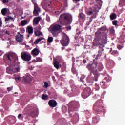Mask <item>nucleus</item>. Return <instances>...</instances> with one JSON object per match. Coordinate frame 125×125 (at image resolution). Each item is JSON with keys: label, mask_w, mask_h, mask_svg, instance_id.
<instances>
[{"label": "nucleus", "mask_w": 125, "mask_h": 125, "mask_svg": "<svg viewBox=\"0 0 125 125\" xmlns=\"http://www.w3.org/2000/svg\"><path fill=\"white\" fill-rule=\"evenodd\" d=\"M41 21V17H37L36 18H34L33 19V24L35 25H38L39 23H40V21Z\"/></svg>", "instance_id": "nucleus-17"}, {"label": "nucleus", "mask_w": 125, "mask_h": 125, "mask_svg": "<svg viewBox=\"0 0 125 125\" xmlns=\"http://www.w3.org/2000/svg\"><path fill=\"white\" fill-rule=\"evenodd\" d=\"M96 0V3H97L98 4H99V5L100 6H102L103 2L101 0Z\"/></svg>", "instance_id": "nucleus-35"}, {"label": "nucleus", "mask_w": 125, "mask_h": 125, "mask_svg": "<svg viewBox=\"0 0 125 125\" xmlns=\"http://www.w3.org/2000/svg\"><path fill=\"white\" fill-rule=\"evenodd\" d=\"M117 47L119 50H121L123 48V46L121 45H117Z\"/></svg>", "instance_id": "nucleus-46"}, {"label": "nucleus", "mask_w": 125, "mask_h": 125, "mask_svg": "<svg viewBox=\"0 0 125 125\" xmlns=\"http://www.w3.org/2000/svg\"><path fill=\"white\" fill-rule=\"evenodd\" d=\"M73 1L74 2H75V1H76V2H79V1H80V0H73Z\"/></svg>", "instance_id": "nucleus-57"}, {"label": "nucleus", "mask_w": 125, "mask_h": 125, "mask_svg": "<svg viewBox=\"0 0 125 125\" xmlns=\"http://www.w3.org/2000/svg\"><path fill=\"white\" fill-rule=\"evenodd\" d=\"M5 34H6V35H9V31H7V30L6 31Z\"/></svg>", "instance_id": "nucleus-59"}, {"label": "nucleus", "mask_w": 125, "mask_h": 125, "mask_svg": "<svg viewBox=\"0 0 125 125\" xmlns=\"http://www.w3.org/2000/svg\"><path fill=\"white\" fill-rule=\"evenodd\" d=\"M119 54V52L118 51V50H113L112 52V54H113V55H115V54Z\"/></svg>", "instance_id": "nucleus-43"}, {"label": "nucleus", "mask_w": 125, "mask_h": 125, "mask_svg": "<svg viewBox=\"0 0 125 125\" xmlns=\"http://www.w3.org/2000/svg\"><path fill=\"white\" fill-rule=\"evenodd\" d=\"M37 62H42V59L40 57H37L36 58Z\"/></svg>", "instance_id": "nucleus-39"}, {"label": "nucleus", "mask_w": 125, "mask_h": 125, "mask_svg": "<svg viewBox=\"0 0 125 125\" xmlns=\"http://www.w3.org/2000/svg\"><path fill=\"white\" fill-rule=\"evenodd\" d=\"M53 42V37H49L47 39V42L48 43H51Z\"/></svg>", "instance_id": "nucleus-31"}, {"label": "nucleus", "mask_w": 125, "mask_h": 125, "mask_svg": "<svg viewBox=\"0 0 125 125\" xmlns=\"http://www.w3.org/2000/svg\"><path fill=\"white\" fill-rule=\"evenodd\" d=\"M47 98V96H46L44 94L42 95V99H43L44 100H45Z\"/></svg>", "instance_id": "nucleus-45"}, {"label": "nucleus", "mask_w": 125, "mask_h": 125, "mask_svg": "<svg viewBox=\"0 0 125 125\" xmlns=\"http://www.w3.org/2000/svg\"><path fill=\"white\" fill-rule=\"evenodd\" d=\"M93 8H94L93 11H94V12H95V11H96L97 10V8H98V5H97V4L95 5Z\"/></svg>", "instance_id": "nucleus-40"}, {"label": "nucleus", "mask_w": 125, "mask_h": 125, "mask_svg": "<svg viewBox=\"0 0 125 125\" xmlns=\"http://www.w3.org/2000/svg\"><path fill=\"white\" fill-rule=\"evenodd\" d=\"M21 78L20 77H15V79L17 82V81H19L20 80Z\"/></svg>", "instance_id": "nucleus-51"}, {"label": "nucleus", "mask_w": 125, "mask_h": 125, "mask_svg": "<svg viewBox=\"0 0 125 125\" xmlns=\"http://www.w3.org/2000/svg\"><path fill=\"white\" fill-rule=\"evenodd\" d=\"M79 16L81 19H83L84 18V14L83 13H80Z\"/></svg>", "instance_id": "nucleus-37"}, {"label": "nucleus", "mask_w": 125, "mask_h": 125, "mask_svg": "<svg viewBox=\"0 0 125 125\" xmlns=\"http://www.w3.org/2000/svg\"><path fill=\"white\" fill-rule=\"evenodd\" d=\"M109 31L111 36H115V35H116V31H115V28H114V27L111 26L109 27Z\"/></svg>", "instance_id": "nucleus-18"}, {"label": "nucleus", "mask_w": 125, "mask_h": 125, "mask_svg": "<svg viewBox=\"0 0 125 125\" xmlns=\"http://www.w3.org/2000/svg\"><path fill=\"white\" fill-rule=\"evenodd\" d=\"M113 25L114 26H118V21L115 20L112 22Z\"/></svg>", "instance_id": "nucleus-42"}, {"label": "nucleus", "mask_w": 125, "mask_h": 125, "mask_svg": "<svg viewBox=\"0 0 125 125\" xmlns=\"http://www.w3.org/2000/svg\"><path fill=\"white\" fill-rule=\"evenodd\" d=\"M6 60L5 61L6 66H9L6 68V72L8 74H12L13 72V68L11 67L12 65V61L11 60V58H10V56L8 54L6 56Z\"/></svg>", "instance_id": "nucleus-5"}, {"label": "nucleus", "mask_w": 125, "mask_h": 125, "mask_svg": "<svg viewBox=\"0 0 125 125\" xmlns=\"http://www.w3.org/2000/svg\"><path fill=\"white\" fill-rule=\"evenodd\" d=\"M54 67L56 69H59V62L58 61H55L54 63Z\"/></svg>", "instance_id": "nucleus-28"}, {"label": "nucleus", "mask_w": 125, "mask_h": 125, "mask_svg": "<svg viewBox=\"0 0 125 125\" xmlns=\"http://www.w3.org/2000/svg\"><path fill=\"white\" fill-rule=\"evenodd\" d=\"M76 32H77L76 35H77V36H79V35L81 34V32H80V31H79V29H76Z\"/></svg>", "instance_id": "nucleus-48"}, {"label": "nucleus", "mask_w": 125, "mask_h": 125, "mask_svg": "<svg viewBox=\"0 0 125 125\" xmlns=\"http://www.w3.org/2000/svg\"><path fill=\"white\" fill-rule=\"evenodd\" d=\"M3 54V52H2L1 50H0V56H1Z\"/></svg>", "instance_id": "nucleus-52"}, {"label": "nucleus", "mask_w": 125, "mask_h": 125, "mask_svg": "<svg viewBox=\"0 0 125 125\" xmlns=\"http://www.w3.org/2000/svg\"><path fill=\"white\" fill-rule=\"evenodd\" d=\"M100 89V87H99V85L96 83L95 84V90H99Z\"/></svg>", "instance_id": "nucleus-38"}, {"label": "nucleus", "mask_w": 125, "mask_h": 125, "mask_svg": "<svg viewBox=\"0 0 125 125\" xmlns=\"http://www.w3.org/2000/svg\"><path fill=\"white\" fill-rule=\"evenodd\" d=\"M34 114H35V111L33 110V111H31L30 114L31 115V116H33Z\"/></svg>", "instance_id": "nucleus-53"}, {"label": "nucleus", "mask_w": 125, "mask_h": 125, "mask_svg": "<svg viewBox=\"0 0 125 125\" xmlns=\"http://www.w3.org/2000/svg\"><path fill=\"white\" fill-rule=\"evenodd\" d=\"M98 70L99 71H101L103 70V65H102V63H100L98 64Z\"/></svg>", "instance_id": "nucleus-26"}, {"label": "nucleus", "mask_w": 125, "mask_h": 125, "mask_svg": "<svg viewBox=\"0 0 125 125\" xmlns=\"http://www.w3.org/2000/svg\"><path fill=\"white\" fill-rule=\"evenodd\" d=\"M21 57L23 61L28 62V61L31 60L32 56H31V54L28 52H22L21 54Z\"/></svg>", "instance_id": "nucleus-7"}, {"label": "nucleus", "mask_w": 125, "mask_h": 125, "mask_svg": "<svg viewBox=\"0 0 125 125\" xmlns=\"http://www.w3.org/2000/svg\"><path fill=\"white\" fill-rule=\"evenodd\" d=\"M99 117H95L93 118L92 123L94 125H96L97 124L98 122H99Z\"/></svg>", "instance_id": "nucleus-22"}, {"label": "nucleus", "mask_w": 125, "mask_h": 125, "mask_svg": "<svg viewBox=\"0 0 125 125\" xmlns=\"http://www.w3.org/2000/svg\"><path fill=\"white\" fill-rule=\"evenodd\" d=\"M119 5L121 7L125 6V0H120L119 2Z\"/></svg>", "instance_id": "nucleus-29"}, {"label": "nucleus", "mask_w": 125, "mask_h": 125, "mask_svg": "<svg viewBox=\"0 0 125 125\" xmlns=\"http://www.w3.org/2000/svg\"><path fill=\"white\" fill-rule=\"evenodd\" d=\"M61 43L62 46H68L70 43V38L65 34L62 39L61 41Z\"/></svg>", "instance_id": "nucleus-9"}, {"label": "nucleus", "mask_w": 125, "mask_h": 125, "mask_svg": "<svg viewBox=\"0 0 125 125\" xmlns=\"http://www.w3.org/2000/svg\"><path fill=\"white\" fill-rule=\"evenodd\" d=\"M48 105L50 107H52V108H54V107H56L57 106V102L55 100H50L48 102Z\"/></svg>", "instance_id": "nucleus-13"}, {"label": "nucleus", "mask_w": 125, "mask_h": 125, "mask_svg": "<svg viewBox=\"0 0 125 125\" xmlns=\"http://www.w3.org/2000/svg\"><path fill=\"white\" fill-rule=\"evenodd\" d=\"M84 90H87V91L86 92V93L87 94H89V96H90V94H91V92H92L91 89H90V88L89 87H87L85 88ZM87 90H89V91H88Z\"/></svg>", "instance_id": "nucleus-25"}, {"label": "nucleus", "mask_w": 125, "mask_h": 125, "mask_svg": "<svg viewBox=\"0 0 125 125\" xmlns=\"http://www.w3.org/2000/svg\"><path fill=\"white\" fill-rule=\"evenodd\" d=\"M24 35L20 34V32H17V34L16 36V41L20 43L24 42Z\"/></svg>", "instance_id": "nucleus-10"}, {"label": "nucleus", "mask_w": 125, "mask_h": 125, "mask_svg": "<svg viewBox=\"0 0 125 125\" xmlns=\"http://www.w3.org/2000/svg\"><path fill=\"white\" fill-rule=\"evenodd\" d=\"M72 29V27L71 26H69L67 27V30L68 31H70V30H71Z\"/></svg>", "instance_id": "nucleus-55"}, {"label": "nucleus", "mask_w": 125, "mask_h": 125, "mask_svg": "<svg viewBox=\"0 0 125 125\" xmlns=\"http://www.w3.org/2000/svg\"><path fill=\"white\" fill-rule=\"evenodd\" d=\"M14 68L17 73H18V72H20V65H19V63H15L14 65Z\"/></svg>", "instance_id": "nucleus-21"}, {"label": "nucleus", "mask_w": 125, "mask_h": 125, "mask_svg": "<svg viewBox=\"0 0 125 125\" xmlns=\"http://www.w3.org/2000/svg\"><path fill=\"white\" fill-rule=\"evenodd\" d=\"M18 118L19 120H22V119H23V115H22L21 114H19L18 116Z\"/></svg>", "instance_id": "nucleus-41"}, {"label": "nucleus", "mask_w": 125, "mask_h": 125, "mask_svg": "<svg viewBox=\"0 0 125 125\" xmlns=\"http://www.w3.org/2000/svg\"><path fill=\"white\" fill-rule=\"evenodd\" d=\"M7 90H8V91H11V88L8 87L7 88Z\"/></svg>", "instance_id": "nucleus-56"}, {"label": "nucleus", "mask_w": 125, "mask_h": 125, "mask_svg": "<svg viewBox=\"0 0 125 125\" xmlns=\"http://www.w3.org/2000/svg\"><path fill=\"white\" fill-rule=\"evenodd\" d=\"M35 36L37 37H39V36H42V32L39 31H36L35 32Z\"/></svg>", "instance_id": "nucleus-27"}, {"label": "nucleus", "mask_w": 125, "mask_h": 125, "mask_svg": "<svg viewBox=\"0 0 125 125\" xmlns=\"http://www.w3.org/2000/svg\"><path fill=\"white\" fill-rule=\"evenodd\" d=\"M9 20H12L13 22H14V19L11 16H8V17L6 18L5 19V22H7V21Z\"/></svg>", "instance_id": "nucleus-30"}, {"label": "nucleus", "mask_w": 125, "mask_h": 125, "mask_svg": "<svg viewBox=\"0 0 125 125\" xmlns=\"http://www.w3.org/2000/svg\"><path fill=\"white\" fill-rule=\"evenodd\" d=\"M61 43L62 46H68L70 43V38L65 34L62 39L61 41Z\"/></svg>", "instance_id": "nucleus-8"}, {"label": "nucleus", "mask_w": 125, "mask_h": 125, "mask_svg": "<svg viewBox=\"0 0 125 125\" xmlns=\"http://www.w3.org/2000/svg\"><path fill=\"white\" fill-rule=\"evenodd\" d=\"M85 79V76H84L83 74L81 75V77L80 78V82H82V83H84V80Z\"/></svg>", "instance_id": "nucleus-32"}, {"label": "nucleus", "mask_w": 125, "mask_h": 125, "mask_svg": "<svg viewBox=\"0 0 125 125\" xmlns=\"http://www.w3.org/2000/svg\"><path fill=\"white\" fill-rule=\"evenodd\" d=\"M21 32H22V33H24L25 32V30H22Z\"/></svg>", "instance_id": "nucleus-62"}, {"label": "nucleus", "mask_w": 125, "mask_h": 125, "mask_svg": "<svg viewBox=\"0 0 125 125\" xmlns=\"http://www.w3.org/2000/svg\"><path fill=\"white\" fill-rule=\"evenodd\" d=\"M80 88H81L82 89H83V85H81Z\"/></svg>", "instance_id": "nucleus-60"}, {"label": "nucleus", "mask_w": 125, "mask_h": 125, "mask_svg": "<svg viewBox=\"0 0 125 125\" xmlns=\"http://www.w3.org/2000/svg\"><path fill=\"white\" fill-rule=\"evenodd\" d=\"M117 18V15L115 13H112L110 16V20H115Z\"/></svg>", "instance_id": "nucleus-24"}, {"label": "nucleus", "mask_w": 125, "mask_h": 125, "mask_svg": "<svg viewBox=\"0 0 125 125\" xmlns=\"http://www.w3.org/2000/svg\"><path fill=\"white\" fill-rule=\"evenodd\" d=\"M86 25H87V26H88V25H89V21H87Z\"/></svg>", "instance_id": "nucleus-61"}, {"label": "nucleus", "mask_w": 125, "mask_h": 125, "mask_svg": "<svg viewBox=\"0 0 125 125\" xmlns=\"http://www.w3.org/2000/svg\"><path fill=\"white\" fill-rule=\"evenodd\" d=\"M27 21L26 20H23L21 22V26H25V25L27 24Z\"/></svg>", "instance_id": "nucleus-36"}, {"label": "nucleus", "mask_w": 125, "mask_h": 125, "mask_svg": "<svg viewBox=\"0 0 125 125\" xmlns=\"http://www.w3.org/2000/svg\"><path fill=\"white\" fill-rule=\"evenodd\" d=\"M73 21L72 16L67 14H62L60 16V21L63 23L64 25L67 24H71Z\"/></svg>", "instance_id": "nucleus-4"}, {"label": "nucleus", "mask_w": 125, "mask_h": 125, "mask_svg": "<svg viewBox=\"0 0 125 125\" xmlns=\"http://www.w3.org/2000/svg\"><path fill=\"white\" fill-rule=\"evenodd\" d=\"M86 91H90L89 90H83V92H82L81 95H82V97L83 98H87V97H88V96H89V94H87L86 93Z\"/></svg>", "instance_id": "nucleus-19"}, {"label": "nucleus", "mask_w": 125, "mask_h": 125, "mask_svg": "<svg viewBox=\"0 0 125 125\" xmlns=\"http://www.w3.org/2000/svg\"><path fill=\"white\" fill-rule=\"evenodd\" d=\"M101 30H102L103 31L104 30V27L101 28Z\"/></svg>", "instance_id": "nucleus-63"}, {"label": "nucleus", "mask_w": 125, "mask_h": 125, "mask_svg": "<svg viewBox=\"0 0 125 125\" xmlns=\"http://www.w3.org/2000/svg\"><path fill=\"white\" fill-rule=\"evenodd\" d=\"M107 83H108V82L107 81V80H106V78H105V79H104L102 82V83H101V85H102L103 87H104L103 86H107Z\"/></svg>", "instance_id": "nucleus-23"}, {"label": "nucleus", "mask_w": 125, "mask_h": 125, "mask_svg": "<svg viewBox=\"0 0 125 125\" xmlns=\"http://www.w3.org/2000/svg\"><path fill=\"white\" fill-rule=\"evenodd\" d=\"M26 32L27 34V38H29L30 36H32L33 35V33H34V29H33V27L32 26H28L27 27Z\"/></svg>", "instance_id": "nucleus-12"}, {"label": "nucleus", "mask_w": 125, "mask_h": 125, "mask_svg": "<svg viewBox=\"0 0 125 125\" xmlns=\"http://www.w3.org/2000/svg\"><path fill=\"white\" fill-rule=\"evenodd\" d=\"M103 103L102 100H98L93 106V110L96 114H101L104 112L105 108L102 105Z\"/></svg>", "instance_id": "nucleus-3"}, {"label": "nucleus", "mask_w": 125, "mask_h": 125, "mask_svg": "<svg viewBox=\"0 0 125 125\" xmlns=\"http://www.w3.org/2000/svg\"><path fill=\"white\" fill-rule=\"evenodd\" d=\"M61 29V26L60 25L56 24L51 26V33L55 37L58 36V31Z\"/></svg>", "instance_id": "nucleus-6"}, {"label": "nucleus", "mask_w": 125, "mask_h": 125, "mask_svg": "<svg viewBox=\"0 0 125 125\" xmlns=\"http://www.w3.org/2000/svg\"><path fill=\"white\" fill-rule=\"evenodd\" d=\"M46 20L47 22H49L50 21V18L48 16H46Z\"/></svg>", "instance_id": "nucleus-50"}, {"label": "nucleus", "mask_w": 125, "mask_h": 125, "mask_svg": "<svg viewBox=\"0 0 125 125\" xmlns=\"http://www.w3.org/2000/svg\"><path fill=\"white\" fill-rule=\"evenodd\" d=\"M71 90L75 94H78V93L80 92L79 88H78V87L75 86H72V88L71 89Z\"/></svg>", "instance_id": "nucleus-20"}, {"label": "nucleus", "mask_w": 125, "mask_h": 125, "mask_svg": "<svg viewBox=\"0 0 125 125\" xmlns=\"http://www.w3.org/2000/svg\"><path fill=\"white\" fill-rule=\"evenodd\" d=\"M23 81L25 83H30L32 82V78L29 76L23 77Z\"/></svg>", "instance_id": "nucleus-16"}, {"label": "nucleus", "mask_w": 125, "mask_h": 125, "mask_svg": "<svg viewBox=\"0 0 125 125\" xmlns=\"http://www.w3.org/2000/svg\"><path fill=\"white\" fill-rule=\"evenodd\" d=\"M2 2L3 3H8V2H9V0H2Z\"/></svg>", "instance_id": "nucleus-49"}, {"label": "nucleus", "mask_w": 125, "mask_h": 125, "mask_svg": "<svg viewBox=\"0 0 125 125\" xmlns=\"http://www.w3.org/2000/svg\"><path fill=\"white\" fill-rule=\"evenodd\" d=\"M86 13L87 14V15H91V14H92V13H93V12L92 11H86Z\"/></svg>", "instance_id": "nucleus-44"}, {"label": "nucleus", "mask_w": 125, "mask_h": 125, "mask_svg": "<svg viewBox=\"0 0 125 125\" xmlns=\"http://www.w3.org/2000/svg\"><path fill=\"white\" fill-rule=\"evenodd\" d=\"M75 109H76V105L73 104L68 106V113L70 117H72V114L73 112H75Z\"/></svg>", "instance_id": "nucleus-11"}, {"label": "nucleus", "mask_w": 125, "mask_h": 125, "mask_svg": "<svg viewBox=\"0 0 125 125\" xmlns=\"http://www.w3.org/2000/svg\"><path fill=\"white\" fill-rule=\"evenodd\" d=\"M83 63H84V64H85V63H86V60L85 59L83 60Z\"/></svg>", "instance_id": "nucleus-58"}, {"label": "nucleus", "mask_w": 125, "mask_h": 125, "mask_svg": "<svg viewBox=\"0 0 125 125\" xmlns=\"http://www.w3.org/2000/svg\"><path fill=\"white\" fill-rule=\"evenodd\" d=\"M40 50L37 48H35L31 51V54L33 55V56H38Z\"/></svg>", "instance_id": "nucleus-14"}, {"label": "nucleus", "mask_w": 125, "mask_h": 125, "mask_svg": "<svg viewBox=\"0 0 125 125\" xmlns=\"http://www.w3.org/2000/svg\"><path fill=\"white\" fill-rule=\"evenodd\" d=\"M98 64V61L97 60H93L92 63H89L86 67L90 71L91 74H93L94 77L93 78V81L97 82L98 80V71H97V64Z\"/></svg>", "instance_id": "nucleus-2"}, {"label": "nucleus", "mask_w": 125, "mask_h": 125, "mask_svg": "<svg viewBox=\"0 0 125 125\" xmlns=\"http://www.w3.org/2000/svg\"><path fill=\"white\" fill-rule=\"evenodd\" d=\"M44 87H45V88H47L48 87V83L44 82Z\"/></svg>", "instance_id": "nucleus-47"}, {"label": "nucleus", "mask_w": 125, "mask_h": 125, "mask_svg": "<svg viewBox=\"0 0 125 125\" xmlns=\"http://www.w3.org/2000/svg\"><path fill=\"white\" fill-rule=\"evenodd\" d=\"M42 40H43V38H39L34 42V44H38V43H39L41 41H42Z\"/></svg>", "instance_id": "nucleus-34"}, {"label": "nucleus", "mask_w": 125, "mask_h": 125, "mask_svg": "<svg viewBox=\"0 0 125 125\" xmlns=\"http://www.w3.org/2000/svg\"><path fill=\"white\" fill-rule=\"evenodd\" d=\"M77 38H78V36H75V40H77Z\"/></svg>", "instance_id": "nucleus-64"}, {"label": "nucleus", "mask_w": 125, "mask_h": 125, "mask_svg": "<svg viewBox=\"0 0 125 125\" xmlns=\"http://www.w3.org/2000/svg\"><path fill=\"white\" fill-rule=\"evenodd\" d=\"M40 9L39 7H38V5H34V9L33 11V14H35V16H38L39 15V11H40Z\"/></svg>", "instance_id": "nucleus-15"}, {"label": "nucleus", "mask_w": 125, "mask_h": 125, "mask_svg": "<svg viewBox=\"0 0 125 125\" xmlns=\"http://www.w3.org/2000/svg\"><path fill=\"white\" fill-rule=\"evenodd\" d=\"M7 12V9L6 8H3L1 10V13L2 15H5Z\"/></svg>", "instance_id": "nucleus-33"}, {"label": "nucleus", "mask_w": 125, "mask_h": 125, "mask_svg": "<svg viewBox=\"0 0 125 125\" xmlns=\"http://www.w3.org/2000/svg\"><path fill=\"white\" fill-rule=\"evenodd\" d=\"M1 26H2V21L0 20V28H1Z\"/></svg>", "instance_id": "nucleus-54"}, {"label": "nucleus", "mask_w": 125, "mask_h": 125, "mask_svg": "<svg viewBox=\"0 0 125 125\" xmlns=\"http://www.w3.org/2000/svg\"><path fill=\"white\" fill-rule=\"evenodd\" d=\"M95 40L93 42V45L94 46H99V50L98 51V54L95 60H98L101 56L103 51H104V47H105V44H107V34H104L102 32H97L95 33Z\"/></svg>", "instance_id": "nucleus-1"}]
</instances>
